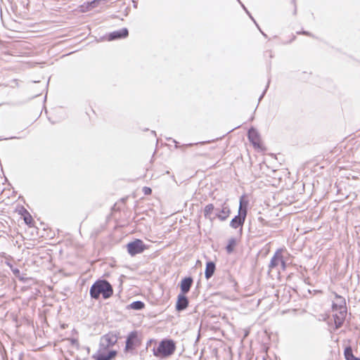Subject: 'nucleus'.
Returning <instances> with one entry per match:
<instances>
[{"label": "nucleus", "mask_w": 360, "mask_h": 360, "mask_svg": "<svg viewBox=\"0 0 360 360\" xmlns=\"http://www.w3.org/2000/svg\"><path fill=\"white\" fill-rule=\"evenodd\" d=\"M24 219H25V223L27 224L31 222V217H25L24 218Z\"/></svg>", "instance_id": "23"}, {"label": "nucleus", "mask_w": 360, "mask_h": 360, "mask_svg": "<svg viewBox=\"0 0 360 360\" xmlns=\"http://www.w3.org/2000/svg\"><path fill=\"white\" fill-rule=\"evenodd\" d=\"M226 249H227V251H228L229 252H231V251H232L233 248H232V243H230L227 245Z\"/></svg>", "instance_id": "22"}, {"label": "nucleus", "mask_w": 360, "mask_h": 360, "mask_svg": "<svg viewBox=\"0 0 360 360\" xmlns=\"http://www.w3.org/2000/svg\"><path fill=\"white\" fill-rule=\"evenodd\" d=\"M248 136L250 141L252 143L255 148H261L259 135L255 129H250L248 133Z\"/></svg>", "instance_id": "8"}, {"label": "nucleus", "mask_w": 360, "mask_h": 360, "mask_svg": "<svg viewBox=\"0 0 360 360\" xmlns=\"http://www.w3.org/2000/svg\"><path fill=\"white\" fill-rule=\"evenodd\" d=\"M146 249V246L141 240L136 239L127 244V251L131 255L141 253Z\"/></svg>", "instance_id": "6"}, {"label": "nucleus", "mask_w": 360, "mask_h": 360, "mask_svg": "<svg viewBox=\"0 0 360 360\" xmlns=\"http://www.w3.org/2000/svg\"><path fill=\"white\" fill-rule=\"evenodd\" d=\"M269 269L271 270L274 268H276L278 271H280V269L282 270H285L286 268V263L283 257V250H278L273 257L271 259L270 264L269 265Z\"/></svg>", "instance_id": "5"}, {"label": "nucleus", "mask_w": 360, "mask_h": 360, "mask_svg": "<svg viewBox=\"0 0 360 360\" xmlns=\"http://www.w3.org/2000/svg\"><path fill=\"white\" fill-rule=\"evenodd\" d=\"M247 206L248 202L245 201L244 197L240 199V206L238 209V214L231 221L230 226L233 229H237L242 226L245 222L247 216Z\"/></svg>", "instance_id": "3"}, {"label": "nucleus", "mask_w": 360, "mask_h": 360, "mask_svg": "<svg viewBox=\"0 0 360 360\" xmlns=\"http://www.w3.org/2000/svg\"><path fill=\"white\" fill-rule=\"evenodd\" d=\"M137 340V335L135 332H131L127 337L126 341V349H131L136 345V341Z\"/></svg>", "instance_id": "14"}, {"label": "nucleus", "mask_w": 360, "mask_h": 360, "mask_svg": "<svg viewBox=\"0 0 360 360\" xmlns=\"http://www.w3.org/2000/svg\"><path fill=\"white\" fill-rule=\"evenodd\" d=\"M243 8L245 9V11L247 12V13L250 15V17L251 18V19L252 20H254L253 18L249 14L248 11L246 10L245 6L242 5Z\"/></svg>", "instance_id": "24"}, {"label": "nucleus", "mask_w": 360, "mask_h": 360, "mask_svg": "<svg viewBox=\"0 0 360 360\" xmlns=\"http://www.w3.org/2000/svg\"><path fill=\"white\" fill-rule=\"evenodd\" d=\"M344 354L346 360H360L354 356L352 349L350 347L345 348Z\"/></svg>", "instance_id": "17"}, {"label": "nucleus", "mask_w": 360, "mask_h": 360, "mask_svg": "<svg viewBox=\"0 0 360 360\" xmlns=\"http://www.w3.org/2000/svg\"><path fill=\"white\" fill-rule=\"evenodd\" d=\"M332 308L333 311L347 309L345 300L342 297L335 295Z\"/></svg>", "instance_id": "10"}, {"label": "nucleus", "mask_w": 360, "mask_h": 360, "mask_svg": "<svg viewBox=\"0 0 360 360\" xmlns=\"http://www.w3.org/2000/svg\"><path fill=\"white\" fill-rule=\"evenodd\" d=\"M192 283L193 279L191 277H186L181 281L180 288L182 294L184 295L190 290Z\"/></svg>", "instance_id": "13"}, {"label": "nucleus", "mask_w": 360, "mask_h": 360, "mask_svg": "<svg viewBox=\"0 0 360 360\" xmlns=\"http://www.w3.org/2000/svg\"><path fill=\"white\" fill-rule=\"evenodd\" d=\"M216 207L212 204H208L205 207L204 215L205 217L209 219L210 221H213L215 217L212 215L213 212H215Z\"/></svg>", "instance_id": "15"}, {"label": "nucleus", "mask_w": 360, "mask_h": 360, "mask_svg": "<svg viewBox=\"0 0 360 360\" xmlns=\"http://www.w3.org/2000/svg\"><path fill=\"white\" fill-rule=\"evenodd\" d=\"M269 82H268L267 85H266V88H265V89H264V92L262 93V95H261V96L259 97V101H261V99L263 98V96H264V94L266 93V89H267V88H268V86H269Z\"/></svg>", "instance_id": "21"}, {"label": "nucleus", "mask_w": 360, "mask_h": 360, "mask_svg": "<svg viewBox=\"0 0 360 360\" xmlns=\"http://www.w3.org/2000/svg\"><path fill=\"white\" fill-rule=\"evenodd\" d=\"M107 0H94L91 2H90L89 6L91 8H94L98 6L101 2L106 1Z\"/></svg>", "instance_id": "19"}, {"label": "nucleus", "mask_w": 360, "mask_h": 360, "mask_svg": "<svg viewBox=\"0 0 360 360\" xmlns=\"http://www.w3.org/2000/svg\"><path fill=\"white\" fill-rule=\"evenodd\" d=\"M303 34H306V35H308V36H310L311 34L307 32H302Z\"/></svg>", "instance_id": "25"}, {"label": "nucleus", "mask_w": 360, "mask_h": 360, "mask_svg": "<svg viewBox=\"0 0 360 360\" xmlns=\"http://www.w3.org/2000/svg\"><path fill=\"white\" fill-rule=\"evenodd\" d=\"M231 213L229 206L226 202H224L221 207H216L214 217L219 219L220 221L226 220Z\"/></svg>", "instance_id": "7"}, {"label": "nucleus", "mask_w": 360, "mask_h": 360, "mask_svg": "<svg viewBox=\"0 0 360 360\" xmlns=\"http://www.w3.org/2000/svg\"><path fill=\"white\" fill-rule=\"evenodd\" d=\"M90 295L94 299H98L102 295L104 299H108L112 296L113 290L112 285L105 280H98L90 288Z\"/></svg>", "instance_id": "2"}, {"label": "nucleus", "mask_w": 360, "mask_h": 360, "mask_svg": "<svg viewBox=\"0 0 360 360\" xmlns=\"http://www.w3.org/2000/svg\"><path fill=\"white\" fill-rule=\"evenodd\" d=\"M144 307V304L141 301H135L131 304V308L140 310Z\"/></svg>", "instance_id": "18"}, {"label": "nucleus", "mask_w": 360, "mask_h": 360, "mask_svg": "<svg viewBox=\"0 0 360 360\" xmlns=\"http://www.w3.org/2000/svg\"><path fill=\"white\" fill-rule=\"evenodd\" d=\"M176 346L173 340H163L160 342L159 346L154 354L156 356L167 357L174 352Z\"/></svg>", "instance_id": "4"}, {"label": "nucleus", "mask_w": 360, "mask_h": 360, "mask_svg": "<svg viewBox=\"0 0 360 360\" xmlns=\"http://www.w3.org/2000/svg\"><path fill=\"white\" fill-rule=\"evenodd\" d=\"M128 30L127 28H122L119 30L114 31L109 34L108 40L112 41L115 39H119L125 38L128 36Z\"/></svg>", "instance_id": "11"}, {"label": "nucleus", "mask_w": 360, "mask_h": 360, "mask_svg": "<svg viewBox=\"0 0 360 360\" xmlns=\"http://www.w3.org/2000/svg\"><path fill=\"white\" fill-rule=\"evenodd\" d=\"M143 192L145 195H149L151 193L152 191L150 188L145 186L143 188Z\"/></svg>", "instance_id": "20"}, {"label": "nucleus", "mask_w": 360, "mask_h": 360, "mask_svg": "<svg viewBox=\"0 0 360 360\" xmlns=\"http://www.w3.org/2000/svg\"><path fill=\"white\" fill-rule=\"evenodd\" d=\"M188 304V300L184 294H179L176 304V309L177 311H182L185 309Z\"/></svg>", "instance_id": "12"}, {"label": "nucleus", "mask_w": 360, "mask_h": 360, "mask_svg": "<svg viewBox=\"0 0 360 360\" xmlns=\"http://www.w3.org/2000/svg\"><path fill=\"white\" fill-rule=\"evenodd\" d=\"M118 337L114 333H108L101 338L99 342V348L98 350V355L94 356L96 360H112L113 359L117 352L115 350H110L108 354H104L110 347L115 345L117 342Z\"/></svg>", "instance_id": "1"}, {"label": "nucleus", "mask_w": 360, "mask_h": 360, "mask_svg": "<svg viewBox=\"0 0 360 360\" xmlns=\"http://www.w3.org/2000/svg\"><path fill=\"white\" fill-rule=\"evenodd\" d=\"M215 271V264L212 262H208L206 264V269H205V278L207 279H209L212 276Z\"/></svg>", "instance_id": "16"}, {"label": "nucleus", "mask_w": 360, "mask_h": 360, "mask_svg": "<svg viewBox=\"0 0 360 360\" xmlns=\"http://www.w3.org/2000/svg\"><path fill=\"white\" fill-rule=\"evenodd\" d=\"M335 314H333L334 321L335 324V328H339L342 326L344 321L345 319V316L347 314V309L344 310H336L333 311Z\"/></svg>", "instance_id": "9"}]
</instances>
